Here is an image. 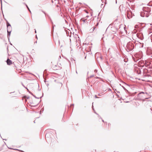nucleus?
I'll return each instance as SVG.
<instances>
[{"mask_svg": "<svg viewBox=\"0 0 152 152\" xmlns=\"http://www.w3.org/2000/svg\"><path fill=\"white\" fill-rule=\"evenodd\" d=\"M137 97L139 99L143 101H145V99H148L149 98L148 96V93L143 92H141L138 94Z\"/></svg>", "mask_w": 152, "mask_h": 152, "instance_id": "f257e3e1", "label": "nucleus"}, {"mask_svg": "<svg viewBox=\"0 0 152 152\" xmlns=\"http://www.w3.org/2000/svg\"><path fill=\"white\" fill-rule=\"evenodd\" d=\"M134 45L131 42H128L126 45V50L128 52L132 51L134 48Z\"/></svg>", "mask_w": 152, "mask_h": 152, "instance_id": "f03ea898", "label": "nucleus"}, {"mask_svg": "<svg viewBox=\"0 0 152 152\" xmlns=\"http://www.w3.org/2000/svg\"><path fill=\"white\" fill-rule=\"evenodd\" d=\"M7 32H11L12 31V27H11V26H7Z\"/></svg>", "mask_w": 152, "mask_h": 152, "instance_id": "7ed1b4c3", "label": "nucleus"}, {"mask_svg": "<svg viewBox=\"0 0 152 152\" xmlns=\"http://www.w3.org/2000/svg\"><path fill=\"white\" fill-rule=\"evenodd\" d=\"M7 64L10 65L12 64V61L9 59H7Z\"/></svg>", "mask_w": 152, "mask_h": 152, "instance_id": "20e7f679", "label": "nucleus"}, {"mask_svg": "<svg viewBox=\"0 0 152 152\" xmlns=\"http://www.w3.org/2000/svg\"><path fill=\"white\" fill-rule=\"evenodd\" d=\"M129 13H130V14H131V12H129ZM129 13H128V15H127V18H128L130 19V18H131V16H130V14H129Z\"/></svg>", "mask_w": 152, "mask_h": 152, "instance_id": "39448f33", "label": "nucleus"}, {"mask_svg": "<svg viewBox=\"0 0 152 152\" xmlns=\"http://www.w3.org/2000/svg\"><path fill=\"white\" fill-rule=\"evenodd\" d=\"M11 32H7V37L8 39L10 36Z\"/></svg>", "mask_w": 152, "mask_h": 152, "instance_id": "423d86ee", "label": "nucleus"}, {"mask_svg": "<svg viewBox=\"0 0 152 152\" xmlns=\"http://www.w3.org/2000/svg\"><path fill=\"white\" fill-rule=\"evenodd\" d=\"M7 27L11 26L10 24L7 21Z\"/></svg>", "mask_w": 152, "mask_h": 152, "instance_id": "0eeeda50", "label": "nucleus"}, {"mask_svg": "<svg viewBox=\"0 0 152 152\" xmlns=\"http://www.w3.org/2000/svg\"><path fill=\"white\" fill-rule=\"evenodd\" d=\"M86 19H85L84 18H83L81 19V20L83 21V22H86Z\"/></svg>", "mask_w": 152, "mask_h": 152, "instance_id": "6e6552de", "label": "nucleus"}, {"mask_svg": "<svg viewBox=\"0 0 152 152\" xmlns=\"http://www.w3.org/2000/svg\"><path fill=\"white\" fill-rule=\"evenodd\" d=\"M31 95H32L33 96H34L35 98H37V97L34 96V95L31 93L30 92H29Z\"/></svg>", "mask_w": 152, "mask_h": 152, "instance_id": "1a4fd4ad", "label": "nucleus"}, {"mask_svg": "<svg viewBox=\"0 0 152 152\" xmlns=\"http://www.w3.org/2000/svg\"><path fill=\"white\" fill-rule=\"evenodd\" d=\"M31 95H32L33 96H34L35 98H37V97L34 96V95L31 93L30 92H29Z\"/></svg>", "mask_w": 152, "mask_h": 152, "instance_id": "9d476101", "label": "nucleus"}, {"mask_svg": "<svg viewBox=\"0 0 152 152\" xmlns=\"http://www.w3.org/2000/svg\"><path fill=\"white\" fill-rule=\"evenodd\" d=\"M126 27H124V30L125 31H126Z\"/></svg>", "mask_w": 152, "mask_h": 152, "instance_id": "9b49d317", "label": "nucleus"}, {"mask_svg": "<svg viewBox=\"0 0 152 152\" xmlns=\"http://www.w3.org/2000/svg\"><path fill=\"white\" fill-rule=\"evenodd\" d=\"M28 10H29V11L31 13V12L30 11V10L29 9V8H28Z\"/></svg>", "mask_w": 152, "mask_h": 152, "instance_id": "f8f14e48", "label": "nucleus"}, {"mask_svg": "<svg viewBox=\"0 0 152 152\" xmlns=\"http://www.w3.org/2000/svg\"><path fill=\"white\" fill-rule=\"evenodd\" d=\"M95 29V27H93V28L92 31H94V30Z\"/></svg>", "mask_w": 152, "mask_h": 152, "instance_id": "ddd939ff", "label": "nucleus"}, {"mask_svg": "<svg viewBox=\"0 0 152 152\" xmlns=\"http://www.w3.org/2000/svg\"><path fill=\"white\" fill-rule=\"evenodd\" d=\"M85 12H86V13H88V12L86 10H85Z\"/></svg>", "mask_w": 152, "mask_h": 152, "instance_id": "4468645a", "label": "nucleus"}, {"mask_svg": "<svg viewBox=\"0 0 152 152\" xmlns=\"http://www.w3.org/2000/svg\"><path fill=\"white\" fill-rule=\"evenodd\" d=\"M26 7H27V8H28V6L26 4Z\"/></svg>", "mask_w": 152, "mask_h": 152, "instance_id": "2eb2a0df", "label": "nucleus"}, {"mask_svg": "<svg viewBox=\"0 0 152 152\" xmlns=\"http://www.w3.org/2000/svg\"><path fill=\"white\" fill-rule=\"evenodd\" d=\"M136 35H137V37H139V35H138L137 34H136Z\"/></svg>", "mask_w": 152, "mask_h": 152, "instance_id": "dca6fc26", "label": "nucleus"}, {"mask_svg": "<svg viewBox=\"0 0 152 152\" xmlns=\"http://www.w3.org/2000/svg\"><path fill=\"white\" fill-rule=\"evenodd\" d=\"M42 12H43V13H44L45 14H45H45V12H44L43 11H42Z\"/></svg>", "mask_w": 152, "mask_h": 152, "instance_id": "f3484780", "label": "nucleus"}, {"mask_svg": "<svg viewBox=\"0 0 152 152\" xmlns=\"http://www.w3.org/2000/svg\"><path fill=\"white\" fill-rule=\"evenodd\" d=\"M95 97L96 98H98V97H97V96H96V95H95Z\"/></svg>", "mask_w": 152, "mask_h": 152, "instance_id": "a211bd4d", "label": "nucleus"}, {"mask_svg": "<svg viewBox=\"0 0 152 152\" xmlns=\"http://www.w3.org/2000/svg\"><path fill=\"white\" fill-rule=\"evenodd\" d=\"M94 76V75H92L90 76L91 77H93Z\"/></svg>", "mask_w": 152, "mask_h": 152, "instance_id": "6ab92c4d", "label": "nucleus"}, {"mask_svg": "<svg viewBox=\"0 0 152 152\" xmlns=\"http://www.w3.org/2000/svg\"><path fill=\"white\" fill-rule=\"evenodd\" d=\"M143 12H141V15H142V14L143 13Z\"/></svg>", "mask_w": 152, "mask_h": 152, "instance_id": "aec40b11", "label": "nucleus"}, {"mask_svg": "<svg viewBox=\"0 0 152 152\" xmlns=\"http://www.w3.org/2000/svg\"><path fill=\"white\" fill-rule=\"evenodd\" d=\"M35 33H36V30H35Z\"/></svg>", "mask_w": 152, "mask_h": 152, "instance_id": "412c9836", "label": "nucleus"}, {"mask_svg": "<svg viewBox=\"0 0 152 152\" xmlns=\"http://www.w3.org/2000/svg\"><path fill=\"white\" fill-rule=\"evenodd\" d=\"M25 88H26V89H27V90L28 91V89H27V88H26V87H25Z\"/></svg>", "mask_w": 152, "mask_h": 152, "instance_id": "4be33fe9", "label": "nucleus"}, {"mask_svg": "<svg viewBox=\"0 0 152 152\" xmlns=\"http://www.w3.org/2000/svg\"><path fill=\"white\" fill-rule=\"evenodd\" d=\"M86 17H88V16H86Z\"/></svg>", "mask_w": 152, "mask_h": 152, "instance_id": "5701e85b", "label": "nucleus"}, {"mask_svg": "<svg viewBox=\"0 0 152 152\" xmlns=\"http://www.w3.org/2000/svg\"><path fill=\"white\" fill-rule=\"evenodd\" d=\"M113 28H112V29H113Z\"/></svg>", "mask_w": 152, "mask_h": 152, "instance_id": "b1692460", "label": "nucleus"}, {"mask_svg": "<svg viewBox=\"0 0 152 152\" xmlns=\"http://www.w3.org/2000/svg\"><path fill=\"white\" fill-rule=\"evenodd\" d=\"M23 4H25L26 5V4L25 3H23Z\"/></svg>", "mask_w": 152, "mask_h": 152, "instance_id": "393cba45", "label": "nucleus"}, {"mask_svg": "<svg viewBox=\"0 0 152 152\" xmlns=\"http://www.w3.org/2000/svg\"><path fill=\"white\" fill-rule=\"evenodd\" d=\"M36 38H37V35H36Z\"/></svg>", "mask_w": 152, "mask_h": 152, "instance_id": "a878e982", "label": "nucleus"}, {"mask_svg": "<svg viewBox=\"0 0 152 152\" xmlns=\"http://www.w3.org/2000/svg\"><path fill=\"white\" fill-rule=\"evenodd\" d=\"M102 121L103 122H104V120H102Z\"/></svg>", "mask_w": 152, "mask_h": 152, "instance_id": "bb28decb", "label": "nucleus"}, {"mask_svg": "<svg viewBox=\"0 0 152 152\" xmlns=\"http://www.w3.org/2000/svg\"><path fill=\"white\" fill-rule=\"evenodd\" d=\"M76 73H77V71H76Z\"/></svg>", "mask_w": 152, "mask_h": 152, "instance_id": "cd10ccee", "label": "nucleus"}, {"mask_svg": "<svg viewBox=\"0 0 152 152\" xmlns=\"http://www.w3.org/2000/svg\"><path fill=\"white\" fill-rule=\"evenodd\" d=\"M34 123H35V121H34Z\"/></svg>", "mask_w": 152, "mask_h": 152, "instance_id": "c85d7f7f", "label": "nucleus"}]
</instances>
